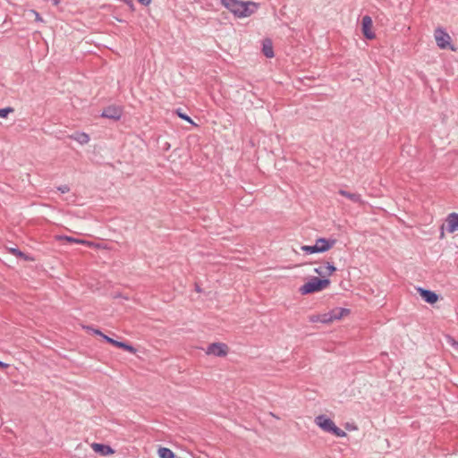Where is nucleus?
<instances>
[{
  "instance_id": "nucleus-1",
  "label": "nucleus",
  "mask_w": 458,
  "mask_h": 458,
  "mask_svg": "<svg viewBox=\"0 0 458 458\" xmlns=\"http://www.w3.org/2000/svg\"><path fill=\"white\" fill-rule=\"evenodd\" d=\"M222 5L236 18H246L255 13L259 4L252 1L221 0Z\"/></svg>"
},
{
  "instance_id": "nucleus-2",
  "label": "nucleus",
  "mask_w": 458,
  "mask_h": 458,
  "mask_svg": "<svg viewBox=\"0 0 458 458\" xmlns=\"http://www.w3.org/2000/svg\"><path fill=\"white\" fill-rule=\"evenodd\" d=\"M315 424L319 427L324 432L333 434L338 437H346V433L338 428L335 422L329 419L327 415L321 414L318 415L314 419Z\"/></svg>"
},
{
  "instance_id": "nucleus-3",
  "label": "nucleus",
  "mask_w": 458,
  "mask_h": 458,
  "mask_svg": "<svg viewBox=\"0 0 458 458\" xmlns=\"http://www.w3.org/2000/svg\"><path fill=\"white\" fill-rule=\"evenodd\" d=\"M330 283L331 281L328 278L313 276L309 282L301 285L299 291L302 295L314 293L327 288Z\"/></svg>"
},
{
  "instance_id": "nucleus-4",
  "label": "nucleus",
  "mask_w": 458,
  "mask_h": 458,
  "mask_svg": "<svg viewBox=\"0 0 458 458\" xmlns=\"http://www.w3.org/2000/svg\"><path fill=\"white\" fill-rule=\"evenodd\" d=\"M228 352V346L223 343H213L210 344L206 351L208 355H214L216 357H225Z\"/></svg>"
},
{
  "instance_id": "nucleus-5",
  "label": "nucleus",
  "mask_w": 458,
  "mask_h": 458,
  "mask_svg": "<svg viewBox=\"0 0 458 458\" xmlns=\"http://www.w3.org/2000/svg\"><path fill=\"white\" fill-rule=\"evenodd\" d=\"M435 39L437 47L441 49H446L451 45V38L449 34L442 28H437L435 30Z\"/></svg>"
},
{
  "instance_id": "nucleus-6",
  "label": "nucleus",
  "mask_w": 458,
  "mask_h": 458,
  "mask_svg": "<svg viewBox=\"0 0 458 458\" xmlns=\"http://www.w3.org/2000/svg\"><path fill=\"white\" fill-rule=\"evenodd\" d=\"M123 115V108L117 106H109L106 107L101 116L104 118H108L114 121H118Z\"/></svg>"
},
{
  "instance_id": "nucleus-7",
  "label": "nucleus",
  "mask_w": 458,
  "mask_h": 458,
  "mask_svg": "<svg viewBox=\"0 0 458 458\" xmlns=\"http://www.w3.org/2000/svg\"><path fill=\"white\" fill-rule=\"evenodd\" d=\"M372 23L373 22H372V19L370 16L365 15L362 17L361 30H362L363 36L367 39H373L376 37L375 33L372 31Z\"/></svg>"
},
{
  "instance_id": "nucleus-8",
  "label": "nucleus",
  "mask_w": 458,
  "mask_h": 458,
  "mask_svg": "<svg viewBox=\"0 0 458 458\" xmlns=\"http://www.w3.org/2000/svg\"><path fill=\"white\" fill-rule=\"evenodd\" d=\"M336 242L335 239L318 238L316 240L318 253H323L330 250Z\"/></svg>"
},
{
  "instance_id": "nucleus-9",
  "label": "nucleus",
  "mask_w": 458,
  "mask_h": 458,
  "mask_svg": "<svg viewBox=\"0 0 458 458\" xmlns=\"http://www.w3.org/2000/svg\"><path fill=\"white\" fill-rule=\"evenodd\" d=\"M418 293H420V297L428 303L429 304H434L436 303L438 299H439V296L438 294H437L435 292L433 291H430V290H428V289H425V288H422V287H419L417 289Z\"/></svg>"
},
{
  "instance_id": "nucleus-10",
  "label": "nucleus",
  "mask_w": 458,
  "mask_h": 458,
  "mask_svg": "<svg viewBox=\"0 0 458 458\" xmlns=\"http://www.w3.org/2000/svg\"><path fill=\"white\" fill-rule=\"evenodd\" d=\"M104 340L106 343H108V344H112V345H114L115 347H118L120 349H123L124 351H127V352H129L131 353L134 354L137 352V350L132 345H131L130 344H128L126 342H121V341L114 340V339L109 337L108 335L107 336H104Z\"/></svg>"
},
{
  "instance_id": "nucleus-11",
  "label": "nucleus",
  "mask_w": 458,
  "mask_h": 458,
  "mask_svg": "<svg viewBox=\"0 0 458 458\" xmlns=\"http://www.w3.org/2000/svg\"><path fill=\"white\" fill-rule=\"evenodd\" d=\"M445 229L452 233L458 231V213H450L445 219Z\"/></svg>"
},
{
  "instance_id": "nucleus-12",
  "label": "nucleus",
  "mask_w": 458,
  "mask_h": 458,
  "mask_svg": "<svg viewBox=\"0 0 458 458\" xmlns=\"http://www.w3.org/2000/svg\"><path fill=\"white\" fill-rule=\"evenodd\" d=\"M91 447L96 453H98L101 455H109L114 453L111 446L104 444L93 443Z\"/></svg>"
},
{
  "instance_id": "nucleus-13",
  "label": "nucleus",
  "mask_w": 458,
  "mask_h": 458,
  "mask_svg": "<svg viewBox=\"0 0 458 458\" xmlns=\"http://www.w3.org/2000/svg\"><path fill=\"white\" fill-rule=\"evenodd\" d=\"M331 322L334 320L341 319L343 317L350 313V310L345 308H335L328 311Z\"/></svg>"
},
{
  "instance_id": "nucleus-14",
  "label": "nucleus",
  "mask_w": 458,
  "mask_h": 458,
  "mask_svg": "<svg viewBox=\"0 0 458 458\" xmlns=\"http://www.w3.org/2000/svg\"><path fill=\"white\" fill-rule=\"evenodd\" d=\"M335 271H336V267L334 264L327 262L326 267H318L314 269V272L318 274L319 276H331Z\"/></svg>"
},
{
  "instance_id": "nucleus-15",
  "label": "nucleus",
  "mask_w": 458,
  "mask_h": 458,
  "mask_svg": "<svg viewBox=\"0 0 458 458\" xmlns=\"http://www.w3.org/2000/svg\"><path fill=\"white\" fill-rule=\"evenodd\" d=\"M338 193L344 197H346L347 199H349L350 200H352L354 203H359V204L363 203L360 194L351 193L344 190H339Z\"/></svg>"
},
{
  "instance_id": "nucleus-16",
  "label": "nucleus",
  "mask_w": 458,
  "mask_h": 458,
  "mask_svg": "<svg viewBox=\"0 0 458 458\" xmlns=\"http://www.w3.org/2000/svg\"><path fill=\"white\" fill-rule=\"evenodd\" d=\"M262 53L267 58H272L274 56L272 41L270 39L266 38L263 40Z\"/></svg>"
},
{
  "instance_id": "nucleus-17",
  "label": "nucleus",
  "mask_w": 458,
  "mask_h": 458,
  "mask_svg": "<svg viewBox=\"0 0 458 458\" xmlns=\"http://www.w3.org/2000/svg\"><path fill=\"white\" fill-rule=\"evenodd\" d=\"M157 453L161 458H174L175 457L173 451L166 447H160L158 449Z\"/></svg>"
},
{
  "instance_id": "nucleus-18",
  "label": "nucleus",
  "mask_w": 458,
  "mask_h": 458,
  "mask_svg": "<svg viewBox=\"0 0 458 458\" xmlns=\"http://www.w3.org/2000/svg\"><path fill=\"white\" fill-rule=\"evenodd\" d=\"M10 252L13 253V255H15L16 257H20V258H22L23 259L25 260H32L31 258H30L29 256H27L25 253H23L22 251H21L19 249L17 248H11L10 249Z\"/></svg>"
},
{
  "instance_id": "nucleus-19",
  "label": "nucleus",
  "mask_w": 458,
  "mask_h": 458,
  "mask_svg": "<svg viewBox=\"0 0 458 458\" xmlns=\"http://www.w3.org/2000/svg\"><path fill=\"white\" fill-rule=\"evenodd\" d=\"M175 113H176V114H177L181 119H182V120H184V121H186V122L190 123L191 124L196 125V124L194 123V122L192 121V119H191L188 114H186L185 113H183V112L182 111V109H181V108H178V109L175 111Z\"/></svg>"
},
{
  "instance_id": "nucleus-20",
  "label": "nucleus",
  "mask_w": 458,
  "mask_h": 458,
  "mask_svg": "<svg viewBox=\"0 0 458 458\" xmlns=\"http://www.w3.org/2000/svg\"><path fill=\"white\" fill-rule=\"evenodd\" d=\"M301 250L308 254L318 253L317 245H303Z\"/></svg>"
},
{
  "instance_id": "nucleus-21",
  "label": "nucleus",
  "mask_w": 458,
  "mask_h": 458,
  "mask_svg": "<svg viewBox=\"0 0 458 458\" xmlns=\"http://www.w3.org/2000/svg\"><path fill=\"white\" fill-rule=\"evenodd\" d=\"M74 139L81 144H87L89 141V136L84 132L79 133Z\"/></svg>"
},
{
  "instance_id": "nucleus-22",
  "label": "nucleus",
  "mask_w": 458,
  "mask_h": 458,
  "mask_svg": "<svg viewBox=\"0 0 458 458\" xmlns=\"http://www.w3.org/2000/svg\"><path fill=\"white\" fill-rule=\"evenodd\" d=\"M13 112H14V108L12 106H6L4 108H0V117L6 118L9 114H12Z\"/></svg>"
},
{
  "instance_id": "nucleus-23",
  "label": "nucleus",
  "mask_w": 458,
  "mask_h": 458,
  "mask_svg": "<svg viewBox=\"0 0 458 458\" xmlns=\"http://www.w3.org/2000/svg\"><path fill=\"white\" fill-rule=\"evenodd\" d=\"M319 318H320V322L321 323L327 324V323H330L331 322L330 315H329L328 312L324 313V314H320Z\"/></svg>"
},
{
  "instance_id": "nucleus-24",
  "label": "nucleus",
  "mask_w": 458,
  "mask_h": 458,
  "mask_svg": "<svg viewBox=\"0 0 458 458\" xmlns=\"http://www.w3.org/2000/svg\"><path fill=\"white\" fill-rule=\"evenodd\" d=\"M57 190L61 193H67L70 191V187L68 185H61V186L57 187Z\"/></svg>"
},
{
  "instance_id": "nucleus-25",
  "label": "nucleus",
  "mask_w": 458,
  "mask_h": 458,
  "mask_svg": "<svg viewBox=\"0 0 458 458\" xmlns=\"http://www.w3.org/2000/svg\"><path fill=\"white\" fill-rule=\"evenodd\" d=\"M62 238L65 239L67 242H78V243L79 242H83V241L75 239V238L71 237V236H63Z\"/></svg>"
},
{
  "instance_id": "nucleus-26",
  "label": "nucleus",
  "mask_w": 458,
  "mask_h": 458,
  "mask_svg": "<svg viewBox=\"0 0 458 458\" xmlns=\"http://www.w3.org/2000/svg\"><path fill=\"white\" fill-rule=\"evenodd\" d=\"M88 328L90 329L93 332V334L101 336L103 339H104V336H107L106 335L103 334L99 329H95V328H91V327H88Z\"/></svg>"
},
{
  "instance_id": "nucleus-27",
  "label": "nucleus",
  "mask_w": 458,
  "mask_h": 458,
  "mask_svg": "<svg viewBox=\"0 0 458 458\" xmlns=\"http://www.w3.org/2000/svg\"><path fill=\"white\" fill-rule=\"evenodd\" d=\"M310 321L312 323L320 322L319 315H312L310 317Z\"/></svg>"
},
{
  "instance_id": "nucleus-28",
  "label": "nucleus",
  "mask_w": 458,
  "mask_h": 458,
  "mask_svg": "<svg viewBox=\"0 0 458 458\" xmlns=\"http://www.w3.org/2000/svg\"><path fill=\"white\" fill-rule=\"evenodd\" d=\"M31 12L35 14V20L37 21H43V19L41 18V16L39 15V13L34 10H31Z\"/></svg>"
},
{
  "instance_id": "nucleus-29",
  "label": "nucleus",
  "mask_w": 458,
  "mask_h": 458,
  "mask_svg": "<svg viewBox=\"0 0 458 458\" xmlns=\"http://www.w3.org/2000/svg\"><path fill=\"white\" fill-rule=\"evenodd\" d=\"M138 2L144 6H148L151 3V0H138Z\"/></svg>"
},
{
  "instance_id": "nucleus-30",
  "label": "nucleus",
  "mask_w": 458,
  "mask_h": 458,
  "mask_svg": "<svg viewBox=\"0 0 458 458\" xmlns=\"http://www.w3.org/2000/svg\"><path fill=\"white\" fill-rule=\"evenodd\" d=\"M445 225H442L441 226V233H440V239H443L445 237V233H444V228H445Z\"/></svg>"
},
{
  "instance_id": "nucleus-31",
  "label": "nucleus",
  "mask_w": 458,
  "mask_h": 458,
  "mask_svg": "<svg viewBox=\"0 0 458 458\" xmlns=\"http://www.w3.org/2000/svg\"><path fill=\"white\" fill-rule=\"evenodd\" d=\"M9 365L0 360V369H6Z\"/></svg>"
},
{
  "instance_id": "nucleus-32",
  "label": "nucleus",
  "mask_w": 458,
  "mask_h": 458,
  "mask_svg": "<svg viewBox=\"0 0 458 458\" xmlns=\"http://www.w3.org/2000/svg\"><path fill=\"white\" fill-rule=\"evenodd\" d=\"M50 1H51V3H52L54 5H57V4H59V3H60V0H50Z\"/></svg>"
},
{
  "instance_id": "nucleus-33",
  "label": "nucleus",
  "mask_w": 458,
  "mask_h": 458,
  "mask_svg": "<svg viewBox=\"0 0 458 458\" xmlns=\"http://www.w3.org/2000/svg\"><path fill=\"white\" fill-rule=\"evenodd\" d=\"M196 290H197L198 292H199V291H200V289H199V286H196Z\"/></svg>"
},
{
  "instance_id": "nucleus-34",
  "label": "nucleus",
  "mask_w": 458,
  "mask_h": 458,
  "mask_svg": "<svg viewBox=\"0 0 458 458\" xmlns=\"http://www.w3.org/2000/svg\"><path fill=\"white\" fill-rule=\"evenodd\" d=\"M457 344V345H458V342H457V343H456V342H454V344Z\"/></svg>"
}]
</instances>
